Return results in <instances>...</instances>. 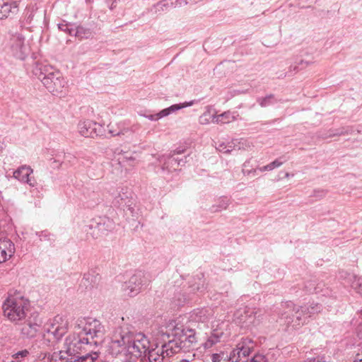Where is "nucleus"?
Wrapping results in <instances>:
<instances>
[{
    "instance_id": "obj_1",
    "label": "nucleus",
    "mask_w": 362,
    "mask_h": 362,
    "mask_svg": "<svg viewBox=\"0 0 362 362\" xmlns=\"http://www.w3.org/2000/svg\"><path fill=\"white\" fill-rule=\"evenodd\" d=\"M105 327L100 320L87 317L78 318L74 326V332L65 339L64 348L69 354L81 355L84 351L90 353L97 346L98 339L105 334Z\"/></svg>"
},
{
    "instance_id": "obj_2",
    "label": "nucleus",
    "mask_w": 362,
    "mask_h": 362,
    "mask_svg": "<svg viewBox=\"0 0 362 362\" xmlns=\"http://www.w3.org/2000/svg\"><path fill=\"white\" fill-rule=\"evenodd\" d=\"M150 341L142 333L134 334L123 327L116 328L108 346L109 353L114 356H124L130 361L133 358L146 356Z\"/></svg>"
},
{
    "instance_id": "obj_3",
    "label": "nucleus",
    "mask_w": 362,
    "mask_h": 362,
    "mask_svg": "<svg viewBox=\"0 0 362 362\" xmlns=\"http://www.w3.org/2000/svg\"><path fill=\"white\" fill-rule=\"evenodd\" d=\"M34 74L52 95L62 97L67 90V83L62 73L54 66L45 64H36Z\"/></svg>"
},
{
    "instance_id": "obj_4",
    "label": "nucleus",
    "mask_w": 362,
    "mask_h": 362,
    "mask_svg": "<svg viewBox=\"0 0 362 362\" xmlns=\"http://www.w3.org/2000/svg\"><path fill=\"white\" fill-rule=\"evenodd\" d=\"M3 313L9 321L18 323L25 319L30 309L28 299L20 296H9L3 303Z\"/></svg>"
},
{
    "instance_id": "obj_5",
    "label": "nucleus",
    "mask_w": 362,
    "mask_h": 362,
    "mask_svg": "<svg viewBox=\"0 0 362 362\" xmlns=\"http://www.w3.org/2000/svg\"><path fill=\"white\" fill-rule=\"evenodd\" d=\"M280 320L288 326L298 328L306 322L308 318L303 306H296L293 302L287 301L281 304Z\"/></svg>"
},
{
    "instance_id": "obj_6",
    "label": "nucleus",
    "mask_w": 362,
    "mask_h": 362,
    "mask_svg": "<svg viewBox=\"0 0 362 362\" xmlns=\"http://www.w3.org/2000/svg\"><path fill=\"white\" fill-rule=\"evenodd\" d=\"M168 336H173V343L177 339L175 345L180 349H190L195 346L197 339L195 332L193 329H185L182 325H179L175 322H171L168 325Z\"/></svg>"
},
{
    "instance_id": "obj_7",
    "label": "nucleus",
    "mask_w": 362,
    "mask_h": 362,
    "mask_svg": "<svg viewBox=\"0 0 362 362\" xmlns=\"http://www.w3.org/2000/svg\"><path fill=\"white\" fill-rule=\"evenodd\" d=\"M264 310L245 307L238 310L234 316L235 322L241 327L250 328L258 325L263 319Z\"/></svg>"
},
{
    "instance_id": "obj_8",
    "label": "nucleus",
    "mask_w": 362,
    "mask_h": 362,
    "mask_svg": "<svg viewBox=\"0 0 362 362\" xmlns=\"http://www.w3.org/2000/svg\"><path fill=\"white\" fill-rule=\"evenodd\" d=\"M69 322L66 318L57 315L49 319L43 327L44 334L52 337L53 339H60L67 332Z\"/></svg>"
},
{
    "instance_id": "obj_9",
    "label": "nucleus",
    "mask_w": 362,
    "mask_h": 362,
    "mask_svg": "<svg viewBox=\"0 0 362 362\" xmlns=\"http://www.w3.org/2000/svg\"><path fill=\"white\" fill-rule=\"evenodd\" d=\"M151 282L149 274L143 272H138L132 276L123 285V291L125 296L133 297L141 292L143 286H146Z\"/></svg>"
},
{
    "instance_id": "obj_10",
    "label": "nucleus",
    "mask_w": 362,
    "mask_h": 362,
    "mask_svg": "<svg viewBox=\"0 0 362 362\" xmlns=\"http://www.w3.org/2000/svg\"><path fill=\"white\" fill-rule=\"evenodd\" d=\"M189 285L183 293H177L175 298L177 305H180L191 299V296L197 293H202L206 289V284L202 274L197 275L189 281Z\"/></svg>"
},
{
    "instance_id": "obj_11",
    "label": "nucleus",
    "mask_w": 362,
    "mask_h": 362,
    "mask_svg": "<svg viewBox=\"0 0 362 362\" xmlns=\"http://www.w3.org/2000/svg\"><path fill=\"white\" fill-rule=\"evenodd\" d=\"M255 346V341L250 338H243L233 349L229 356L230 362H245L247 356L253 351Z\"/></svg>"
},
{
    "instance_id": "obj_12",
    "label": "nucleus",
    "mask_w": 362,
    "mask_h": 362,
    "mask_svg": "<svg viewBox=\"0 0 362 362\" xmlns=\"http://www.w3.org/2000/svg\"><path fill=\"white\" fill-rule=\"evenodd\" d=\"M114 228L113 221L109 218H100L99 221H93L90 224L85 226L83 228L84 232L88 236L93 239H97L105 235L107 231Z\"/></svg>"
},
{
    "instance_id": "obj_13",
    "label": "nucleus",
    "mask_w": 362,
    "mask_h": 362,
    "mask_svg": "<svg viewBox=\"0 0 362 362\" xmlns=\"http://www.w3.org/2000/svg\"><path fill=\"white\" fill-rule=\"evenodd\" d=\"M147 353L149 362H164L172 356L175 351L173 350V341L169 340L168 344H164L160 346L156 345L155 348H149Z\"/></svg>"
},
{
    "instance_id": "obj_14",
    "label": "nucleus",
    "mask_w": 362,
    "mask_h": 362,
    "mask_svg": "<svg viewBox=\"0 0 362 362\" xmlns=\"http://www.w3.org/2000/svg\"><path fill=\"white\" fill-rule=\"evenodd\" d=\"M78 129L80 134L84 137L93 138L103 135V127L92 121L80 122L78 124Z\"/></svg>"
},
{
    "instance_id": "obj_15",
    "label": "nucleus",
    "mask_w": 362,
    "mask_h": 362,
    "mask_svg": "<svg viewBox=\"0 0 362 362\" xmlns=\"http://www.w3.org/2000/svg\"><path fill=\"white\" fill-rule=\"evenodd\" d=\"M226 325L224 322L218 323L216 327L213 325V329L209 334H207L205 341L202 343V346L204 349H209L221 341L224 334V329Z\"/></svg>"
},
{
    "instance_id": "obj_16",
    "label": "nucleus",
    "mask_w": 362,
    "mask_h": 362,
    "mask_svg": "<svg viewBox=\"0 0 362 362\" xmlns=\"http://www.w3.org/2000/svg\"><path fill=\"white\" fill-rule=\"evenodd\" d=\"M11 49L13 54L19 58L24 59L27 47L25 44V37L21 34H16L13 35L10 40Z\"/></svg>"
},
{
    "instance_id": "obj_17",
    "label": "nucleus",
    "mask_w": 362,
    "mask_h": 362,
    "mask_svg": "<svg viewBox=\"0 0 362 362\" xmlns=\"http://www.w3.org/2000/svg\"><path fill=\"white\" fill-rule=\"evenodd\" d=\"M33 172V170L30 166L21 165L13 172V176L21 182L27 183L30 187H35L36 181L35 179L30 177Z\"/></svg>"
},
{
    "instance_id": "obj_18",
    "label": "nucleus",
    "mask_w": 362,
    "mask_h": 362,
    "mask_svg": "<svg viewBox=\"0 0 362 362\" xmlns=\"http://www.w3.org/2000/svg\"><path fill=\"white\" fill-rule=\"evenodd\" d=\"M14 252V244L10 240H0V263L4 262L11 257Z\"/></svg>"
},
{
    "instance_id": "obj_19",
    "label": "nucleus",
    "mask_w": 362,
    "mask_h": 362,
    "mask_svg": "<svg viewBox=\"0 0 362 362\" xmlns=\"http://www.w3.org/2000/svg\"><path fill=\"white\" fill-rule=\"evenodd\" d=\"M18 12V4L17 1L5 2L0 7V19L11 17Z\"/></svg>"
},
{
    "instance_id": "obj_20",
    "label": "nucleus",
    "mask_w": 362,
    "mask_h": 362,
    "mask_svg": "<svg viewBox=\"0 0 362 362\" xmlns=\"http://www.w3.org/2000/svg\"><path fill=\"white\" fill-rule=\"evenodd\" d=\"M66 354L69 355L68 362H94L99 356L98 353L94 351L81 356L78 354Z\"/></svg>"
},
{
    "instance_id": "obj_21",
    "label": "nucleus",
    "mask_w": 362,
    "mask_h": 362,
    "mask_svg": "<svg viewBox=\"0 0 362 362\" xmlns=\"http://www.w3.org/2000/svg\"><path fill=\"white\" fill-rule=\"evenodd\" d=\"M40 322L35 321L32 322L28 321L26 322L21 329L22 334L28 338H33L36 336L40 327Z\"/></svg>"
},
{
    "instance_id": "obj_22",
    "label": "nucleus",
    "mask_w": 362,
    "mask_h": 362,
    "mask_svg": "<svg viewBox=\"0 0 362 362\" xmlns=\"http://www.w3.org/2000/svg\"><path fill=\"white\" fill-rule=\"evenodd\" d=\"M211 314V310L209 308H202L194 310L191 314L192 320L201 322H206Z\"/></svg>"
},
{
    "instance_id": "obj_23",
    "label": "nucleus",
    "mask_w": 362,
    "mask_h": 362,
    "mask_svg": "<svg viewBox=\"0 0 362 362\" xmlns=\"http://www.w3.org/2000/svg\"><path fill=\"white\" fill-rule=\"evenodd\" d=\"M193 104H194V101L192 100V101L188 102V103H182V104L173 105L170 107H169L168 108H165V109H163L161 111H160L158 113V118L160 119L162 117H166V116L170 115L171 113H173V112H176V111H177V110H179L182 109V108L191 106Z\"/></svg>"
},
{
    "instance_id": "obj_24",
    "label": "nucleus",
    "mask_w": 362,
    "mask_h": 362,
    "mask_svg": "<svg viewBox=\"0 0 362 362\" xmlns=\"http://www.w3.org/2000/svg\"><path fill=\"white\" fill-rule=\"evenodd\" d=\"M233 148L237 150L248 151L254 147V144L248 139H236L232 140Z\"/></svg>"
},
{
    "instance_id": "obj_25",
    "label": "nucleus",
    "mask_w": 362,
    "mask_h": 362,
    "mask_svg": "<svg viewBox=\"0 0 362 362\" xmlns=\"http://www.w3.org/2000/svg\"><path fill=\"white\" fill-rule=\"evenodd\" d=\"M236 116L237 115H235L230 111L224 112L221 115H216V117H214L212 122L216 124H228L236 120Z\"/></svg>"
},
{
    "instance_id": "obj_26",
    "label": "nucleus",
    "mask_w": 362,
    "mask_h": 362,
    "mask_svg": "<svg viewBox=\"0 0 362 362\" xmlns=\"http://www.w3.org/2000/svg\"><path fill=\"white\" fill-rule=\"evenodd\" d=\"M72 35H74L81 39H88L93 36V31L88 28L78 25L74 28V31Z\"/></svg>"
},
{
    "instance_id": "obj_27",
    "label": "nucleus",
    "mask_w": 362,
    "mask_h": 362,
    "mask_svg": "<svg viewBox=\"0 0 362 362\" xmlns=\"http://www.w3.org/2000/svg\"><path fill=\"white\" fill-rule=\"evenodd\" d=\"M303 289L307 293H317L322 290V284L315 279H309L304 283Z\"/></svg>"
},
{
    "instance_id": "obj_28",
    "label": "nucleus",
    "mask_w": 362,
    "mask_h": 362,
    "mask_svg": "<svg viewBox=\"0 0 362 362\" xmlns=\"http://www.w3.org/2000/svg\"><path fill=\"white\" fill-rule=\"evenodd\" d=\"M185 162L182 159H178L173 156H168L165 160L163 168L168 170H176V168L182 165Z\"/></svg>"
},
{
    "instance_id": "obj_29",
    "label": "nucleus",
    "mask_w": 362,
    "mask_h": 362,
    "mask_svg": "<svg viewBox=\"0 0 362 362\" xmlns=\"http://www.w3.org/2000/svg\"><path fill=\"white\" fill-rule=\"evenodd\" d=\"M303 307L308 318L319 313L322 310V305L319 303H312L309 305H304Z\"/></svg>"
},
{
    "instance_id": "obj_30",
    "label": "nucleus",
    "mask_w": 362,
    "mask_h": 362,
    "mask_svg": "<svg viewBox=\"0 0 362 362\" xmlns=\"http://www.w3.org/2000/svg\"><path fill=\"white\" fill-rule=\"evenodd\" d=\"M158 11H167L170 8L175 7L174 0H162L156 4Z\"/></svg>"
},
{
    "instance_id": "obj_31",
    "label": "nucleus",
    "mask_w": 362,
    "mask_h": 362,
    "mask_svg": "<svg viewBox=\"0 0 362 362\" xmlns=\"http://www.w3.org/2000/svg\"><path fill=\"white\" fill-rule=\"evenodd\" d=\"M312 63L310 62L304 61V60L301 59L298 62H296L295 64H291L289 67V71L296 73V72L299 71L300 70L310 65Z\"/></svg>"
},
{
    "instance_id": "obj_32",
    "label": "nucleus",
    "mask_w": 362,
    "mask_h": 362,
    "mask_svg": "<svg viewBox=\"0 0 362 362\" xmlns=\"http://www.w3.org/2000/svg\"><path fill=\"white\" fill-rule=\"evenodd\" d=\"M214 117H216L215 115H212L210 110L204 112L199 119V122L201 124H208L214 119Z\"/></svg>"
},
{
    "instance_id": "obj_33",
    "label": "nucleus",
    "mask_w": 362,
    "mask_h": 362,
    "mask_svg": "<svg viewBox=\"0 0 362 362\" xmlns=\"http://www.w3.org/2000/svg\"><path fill=\"white\" fill-rule=\"evenodd\" d=\"M216 149L223 153H229L233 150H235L233 148V145L232 144V141L228 144L226 143H221L218 144V146L216 147Z\"/></svg>"
},
{
    "instance_id": "obj_34",
    "label": "nucleus",
    "mask_w": 362,
    "mask_h": 362,
    "mask_svg": "<svg viewBox=\"0 0 362 362\" xmlns=\"http://www.w3.org/2000/svg\"><path fill=\"white\" fill-rule=\"evenodd\" d=\"M108 127H109V129H108L109 133L112 136L124 135L129 132V129L128 128L116 129H114L113 127H111V126H108Z\"/></svg>"
},
{
    "instance_id": "obj_35",
    "label": "nucleus",
    "mask_w": 362,
    "mask_h": 362,
    "mask_svg": "<svg viewBox=\"0 0 362 362\" xmlns=\"http://www.w3.org/2000/svg\"><path fill=\"white\" fill-rule=\"evenodd\" d=\"M228 356L224 357V354L223 352L220 354H214L211 356V360L213 362H230L229 360H226Z\"/></svg>"
},
{
    "instance_id": "obj_36",
    "label": "nucleus",
    "mask_w": 362,
    "mask_h": 362,
    "mask_svg": "<svg viewBox=\"0 0 362 362\" xmlns=\"http://www.w3.org/2000/svg\"><path fill=\"white\" fill-rule=\"evenodd\" d=\"M118 160L119 164H124L127 163L130 166H134L135 165V158L132 156H123L122 158H119Z\"/></svg>"
},
{
    "instance_id": "obj_37",
    "label": "nucleus",
    "mask_w": 362,
    "mask_h": 362,
    "mask_svg": "<svg viewBox=\"0 0 362 362\" xmlns=\"http://www.w3.org/2000/svg\"><path fill=\"white\" fill-rule=\"evenodd\" d=\"M351 287L358 293L362 295V282L360 279H355Z\"/></svg>"
},
{
    "instance_id": "obj_38",
    "label": "nucleus",
    "mask_w": 362,
    "mask_h": 362,
    "mask_svg": "<svg viewBox=\"0 0 362 362\" xmlns=\"http://www.w3.org/2000/svg\"><path fill=\"white\" fill-rule=\"evenodd\" d=\"M58 28L59 30L68 33L69 35H72L74 31V28H69V25L67 23H59Z\"/></svg>"
},
{
    "instance_id": "obj_39",
    "label": "nucleus",
    "mask_w": 362,
    "mask_h": 362,
    "mask_svg": "<svg viewBox=\"0 0 362 362\" xmlns=\"http://www.w3.org/2000/svg\"><path fill=\"white\" fill-rule=\"evenodd\" d=\"M28 354H29V351L28 350L25 349V350H23V351L16 353L15 354H13L12 356V357L15 359H18L19 358H25V357L28 356Z\"/></svg>"
},
{
    "instance_id": "obj_40",
    "label": "nucleus",
    "mask_w": 362,
    "mask_h": 362,
    "mask_svg": "<svg viewBox=\"0 0 362 362\" xmlns=\"http://www.w3.org/2000/svg\"><path fill=\"white\" fill-rule=\"evenodd\" d=\"M283 161H281L279 159H276L273 162L269 163V167L270 170H274L276 168L280 167L283 164Z\"/></svg>"
},
{
    "instance_id": "obj_41",
    "label": "nucleus",
    "mask_w": 362,
    "mask_h": 362,
    "mask_svg": "<svg viewBox=\"0 0 362 362\" xmlns=\"http://www.w3.org/2000/svg\"><path fill=\"white\" fill-rule=\"evenodd\" d=\"M250 362H267V359L262 354H257L254 356Z\"/></svg>"
},
{
    "instance_id": "obj_42",
    "label": "nucleus",
    "mask_w": 362,
    "mask_h": 362,
    "mask_svg": "<svg viewBox=\"0 0 362 362\" xmlns=\"http://www.w3.org/2000/svg\"><path fill=\"white\" fill-rule=\"evenodd\" d=\"M273 98V95H270L264 98H262L259 101V105L262 107H265L270 103V100Z\"/></svg>"
},
{
    "instance_id": "obj_43",
    "label": "nucleus",
    "mask_w": 362,
    "mask_h": 362,
    "mask_svg": "<svg viewBox=\"0 0 362 362\" xmlns=\"http://www.w3.org/2000/svg\"><path fill=\"white\" fill-rule=\"evenodd\" d=\"M113 203L115 205L117 206H123L124 204H126V202L124 201H121V198L119 197V196H116L114 199V201H113Z\"/></svg>"
},
{
    "instance_id": "obj_44",
    "label": "nucleus",
    "mask_w": 362,
    "mask_h": 362,
    "mask_svg": "<svg viewBox=\"0 0 362 362\" xmlns=\"http://www.w3.org/2000/svg\"><path fill=\"white\" fill-rule=\"evenodd\" d=\"M69 355L66 354V350L64 351H60L59 362H68Z\"/></svg>"
},
{
    "instance_id": "obj_45",
    "label": "nucleus",
    "mask_w": 362,
    "mask_h": 362,
    "mask_svg": "<svg viewBox=\"0 0 362 362\" xmlns=\"http://www.w3.org/2000/svg\"><path fill=\"white\" fill-rule=\"evenodd\" d=\"M304 362H325V360H324L323 357L317 356L315 358H308L306 361H305Z\"/></svg>"
},
{
    "instance_id": "obj_46",
    "label": "nucleus",
    "mask_w": 362,
    "mask_h": 362,
    "mask_svg": "<svg viewBox=\"0 0 362 362\" xmlns=\"http://www.w3.org/2000/svg\"><path fill=\"white\" fill-rule=\"evenodd\" d=\"M349 133V132L348 130H345L344 128L341 129H339V130H337V132L332 134L330 135V136H339V135H344V134H348Z\"/></svg>"
},
{
    "instance_id": "obj_47",
    "label": "nucleus",
    "mask_w": 362,
    "mask_h": 362,
    "mask_svg": "<svg viewBox=\"0 0 362 362\" xmlns=\"http://www.w3.org/2000/svg\"><path fill=\"white\" fill-rule=\"evenodd\" d=\"M175 7L182 6L187 4V0H174Z\"/></svg>"
},
{
    "instance_id": "obj_48",
    "label": "nucleus",
    "mask_w": 362,
    "mask_h": 362,
    "mask_svg": "<svg viewBox=\"0 0 362 362\" xmlns=\"http://www.w3.org/2000/svg\"><path fill=\"white\" fill-rule=\"evenodd\" d=\"M354 362H362V350L356 354Z\"/></svg>"
},
{
    "instance_id": "obj_49",
    "label": "nucleus",
    "mask_w": 362,
    "mask_h": 362,
    "mask_svg": "<svg viewBox=\"0 0 362 362\" xmlns=\"http://www.w3.org/2000/svg\"><path fill=\"white\" fill-rule=\"evenodd\" d=\"M49 234L46 231H42L39 234V238L41 241L46 240Z\"/></svg>"
},
{
    "instance_id": "obj_50",
    "label": "nucleus",
    "mask_w": 362,
    "mask_h": 362,
    "mask_svg": "<svg viewBox=\"0 0 362 362\" xmlns=\"http://www.w3.org/2000/svg\"><path fill=\"white\" fill-rule=\"evenodd\" d=\"M145 117L151 121H156L159 119L158 113L155 115H145Z\"/></svg>"
},
{
    "instance_id": "obj_51",
    "label": "nucleus",
    "mask_w": 362,
    "mask_h": 362,
    "mask_svg": "<svg viewBox=\"0 0 362 362\" xmlns=\"http://www.w3.org/2000/svg\"><path fill=\"white\" fill-rule=\"evenodd\" d=\"M242 171L245 175H249L250 173H253L254 175H255V173H256V170H255V169L249 170H245V168H243Z\"/></svg>"
},
{
    "instance_id": "obj_52",
    "label": "nucleus",
    "mask_w": 362,
    "mask_h": 362,
    "mask_svg": "<svg viewBox=\"0 0 362 362\" xmlns=\"http://www.w3.org/2000/svg\"><path fill=\"white\" fill-rule=\"evenodd\" d=\"M259 170L261 172H264V171H270V169H269V165H264L262 168H259Z\"/></svg>"
},
{
    "instance_id": "obj_53",
    "label": "nucleus",
    "mask_w": 362,
    "mask_h": 362,
    "mask_svg": "<svg viewBox=\"0 0 362 362\" xmlns=\"http://www.w3.org/2000/svg\"><path fill=\"white\" fill-rule=\"evenodd\" d=\"M118 195H119V197L121 198V201H124V202H125L126 199L127 198V195H125V194H124V193H123L122 194H119Z\"/></svg>"
},
{
    "instance_id": "obj_54",
    "label": "nucleus",
    "mask_w": 362,
    "mask_h": 362,
    "mask_svg": "<svg viewBox=\"0 0 362 362\" xmlns=\"http://www.w3.org/2000/svg\"><path fill=\"white\" fill-rule=\"evenodd\" d=\"M90 276V274L89 273L86 274H84L83 279H85L86 281H89Z\"/></svg>"
},
{
    "instance_id": "obj_55",
    "label": "nucleus",
    "mask_w": 362,
    "mask_h": 362,
    "mask_svg": "<svg viewBox=\"0 0 362 362\" xmlns=\"http://www.w3.org/2000/svg\"><path fill=\"white\" fill-rule=\"evenodd\" d=\"M180 362H194L193 360H189V359H182L180 361Z\"/></svg>"
},
{
    "instance_id": "obj_56",
    "label": "nucleus",
    "mask_w": 362,
    "mask_h": 362,
    "mask_svg": "<svg viewBox=\"0 0 362 362\" xmlns=\"http://www.w3.org/2000/svg\"><path fill=\"white\" fill-rule=\"evenodd\" d=\"M289 315L291 316V317L295 318V313H290Z\"/></svg>"
},
{
    "instance_id": "obj_57",
    "label": "nucleus",
    "mask_w": 362,
    "mask_h": 362,
    "mask_svg": "<svg viewBox=\"0 0 362 362\" xmlns=\"http://www.w3.org/2000/svg\"><path fill=\"white\" fill-rule=\"evenodd\" d=\"M119 357L121 358V361L124 360V362H127V361L124 360V356H119Z\"/></svg>"
},
{
    "instance_id": "obj_58",
    "label": "nucleus",
    "mask_w": 362,
    "mask_h": 362,
    "mask_svg": "<svg viewBox=\"0 0 362 362\" xmlns=\"http://www.w3.org/2000/svg\"><path fill=\"white\" fill-rule=\"evenodd\" d=\"M286 177H289V173H286Z\"/></svg>"
},
{
    "instance_id": "obj_59",
    "label": "nucleus",
    "mask_w": 362,
    "mask_h": 362,
    "mask_svg": "<svg viewBox=\"0 0 362 362\" xmlns=\"http://www.w3.org/2000/svg\"><path fill=\"white\" fill-rule=\"evenodd\" d=\"M226 207H227V204H226L223 208L226 209Z\"/></svg>"
}]
</instances>
